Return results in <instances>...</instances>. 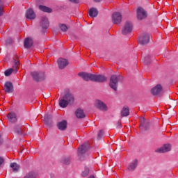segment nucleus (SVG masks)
Masks as SVG:
<instances>
[{"label": "nucleus", "mask_w": 178, "mask_h": 178, "mask_svg": "<svg viewBox=\"0 0 178 178\" xmlns=\"http://www.w3.org/2000/svg\"><path fill=\"white\" fill-rule=\"evenodd\" d=\"M73 104H74V95L70 89H66L63 98L59 100V105L60 108H67V105H73Z\"/></svg>", "instance_id": "f257e3e1"}, {"label": "nucleus", "mask_w": 178, "mask_h": 178, "mask_svg": "<svg viewBox=\"0 0 178 178\" xmlns=\"http://www.w3.org/2000/svg\"><path fill=\"white\" fill-rule=\"evenodd\" d=\"M120 79H122V76L117 75H112L110 78V83L109 86L111 88L114 90V91H118V86L119 83Z\"/></svg>", "instance_id": "f03ea898"}, {"label": "nucleus", "mask_w": 178, "mask_h": 178, "mask_svg": "<svg viewBox=\"0 0 178 178\" xmlns=\"http://www.w3.org/2000/svg\"><path fill=\"white\" fill-rule=\"evenodd\" d=\"M151 40V35L147 33H142L138 38V42L140 45H147Z\"/></svg>", "instance_id": "7ed1b4c3"}, {"label": "nucleus", "mask_w": 178, "mask_h": 178, "mask_svg": "<svg viewBox=\"0 0 178 178\" xmlns=\"http://www.w3.org/2000/svg\"><path fill=\"white\" fill-rule=\"evenodd\" d=\"M31 75L35 81H42L46 77L45 72H33L31 73Z\"/></svg>", "instance_id": "20e7f679"}, {"label": "nucleus", "mask_w": 178, "mask_h": 178, "mask_svg": "<svg viewBox=\"0 0 178 178\" xmlns=\"http://www.w3.org/2000/svg\"><path fill=\"white\" fill-rule=\"evenodd\" d=\"M148 16V13H147V11L144 10V8L141 7H138L136 10V17L138 20H144V19H147V17Z\"/></svg>", "instance_id": "39448f33"}, {"label": "nucleus", "mask_w": 178, "mask_h": 178, "mask_svg": "<svg viewBox=\"0 0 178 178\" xmlns=\"http://www.w3.org/2000/svg\"><path fill=\"white\" fill-rule=\"evenodd\" d=\"M19 61L14 60V65L13 66V68L6 70L4 72V74L6 77L10 76L12 73H17V69H19Z\"/></svg>", "instance_id": "423d86ee"}, {"label": "nucleus", "mask_w": 178, "mask_h": 178, "mask_svg": "<svg viewBox=\"0 0 178 178\" xmlns=\"http://www.w3.org/2000/svg\"><path fill=\"white\" fill-rule=\"evenodd\" d=\"M95 107L99 109V111H102V112H106V111H108V106L99 99L95 100Z\"/></svg>", "instance_id": "0eeeda50"}, {"label": "nucleus", "mask_w": 178, "mask_h": 178, "mask_svg": "<svg viewBox=\"0 0 178 178\" xmlns=\"http://www.w3.org/2000/svg\"><path fill=\"white\" fill-rule=\"evenodd\" d=\"M131 31H133V24L130 22H127L122 29V33L123 35H127Z\"/></svg>", "instance_id": "6e6552de"}, {"label": "nucleus", "mask_w": 178, "mask_h": 178, "mask_svg": "<svg viewBox=\"0 0 178 178\" xmlns=\"http://www.w3.org/2000/svg\"><path fill=\"white\" fill-rule=\"evenodd\" d=\"M87 151H88V145L83 144L81 145L78 149V156L81 159L83 156L87 155Z\"/></svg>", "instance_id": "1a4fd4ad"}, {"label": "nucleus", "mask_w": 178, "mask_h": 178, "mask_svg": "<svg viewBox=\"0 0 178 178\" xmlns=\"http://www.w3.org/2000/svg\"><path fill=\"white\" fill-rule=\"evenodd\" d=\"M172 151V145L167 143L163 145L159 149H157L155 152H159L160 154H165L166 152H169Z\"/></svg>", "instance_id": "9d476101"}, {"label": "nucleus", "mask_w": 178, "mask_h": 178, "mask_svg": "<svg viewBox=\"0 0 178 178\" xmlns=\"http://www.w3.org/2000/svg\"><path fill=\"white\" fill-rule=\"evenodd\" d=\"M112 22L113 24H120L122 23V14L115 12L112 15Z\"/></svg>", "instance_id": "9b49d317"}, {"label": "nucleus", "mask_w": 178, "mask_h": 178, "mask_svg": "<svg viewBox=\"0 0 178 178\" xmlns=\"http://www.w3.org/2000/svg\"><path fill=\"white\" fill-rule=\"evenodd\" d=\"M79 77H81L85 81H92L94 74L87 72H80L78 74Z\"/></svg>", "instance_id": "f8f14e48"}, {"label": "nucleus", "mask_w": 178, "mask_h": 178, "mask_svg": "<svg viewBox=\"0 0 178 178\" xmlns=\"http://www.w3.org/2000/svg\"><path fill=\"white\" fill-rule=\"evenodd\" d=\"M107 80L108 78L104 75L93 74V79L92 81H95V83H105Z\"/></svg>", "instance_id": "ddd939ff"}, {"label": "nucleus", "mask_w": 178, "mask_h": 178, "mask_svg": "<svg viewBox=\"0 0 178 178\" xmlns=\"http://www.w3.org/2000/svg\"><path fill=\"white\" fill-rule=\"evenodd\" d=\"M151 92L152 94V95L156 96V95H162V86L161 85H156L155 87H154L152 90H151Z\"/></svg>", "instance_id": "4468645a"}, {"label": "nucleus", "mask_w": 178, "mask_h": 178, "mask_svg": "<svg viewBox=\"0 0 178 178\" xmlns=\"http://www.w3.org/2000/svg\"><path fill=\"white\" fill-rule=\"evenodd\" d=\"M4 91L8 94L13 92V83L10 81H7L4 83Z\"/></svg>", "instance_id": "2eb2a0df"}, {"label": "nucleus", "mask_w": 178, "mask_h": 178, "mask_svg": "<svg viewBox=\"0 0 178 178\" xmlns=\"http://www.w3.org/2000/svg\"><path fill=\"white\" fill-rule=\"evenodd\" d=\"M57 62L59 69L61 70L65 69L69 65V61L65 58H59Z\"/></svg>", "instance_id": "dca6fc26"}, {"label": "nucleus", "mask_w": 178, "mask_h": 178, "mask_svg": "<svg viewBox=\"0 0 178 178\" xmlns=\"http://www.w3.org/2000/svg\"><path fill=\"white\" fill-rule=\"evenodd\" d=\"M138 165V160L135 159L129 163V165L127 167V169L130 172H134V170H136V168H137Z\"/></svg>", "instance_id": "f3484780"}, {"label": "nucleus", "mask_w": 178, "mask_h": 178, "mask_svg": "<svg viewBox=\"0 0 178 178\" xmlns=\"http://www.w3.org/2000/svg\"><path fill=\"white\" fill-rule=\"evenodd\" d=\"M40 26L42 29H48L49 27V21H48V18L47 17H43L40 22Z\"/></svg>", "instance_id": "a211bd4d"}, {"label": "nucleus", "mask_w": 178, "mask_h": 178, "mask_svg": "<svg viewBox=\"0 0 178 178\" xmlns=\"http://www.w3.org/2000/svg\"><path fill=\"white\" fill-rule=\"evenodd\" d=\"M26 19H29V20L35 19V13H34V10L32 9L27 10L26 12Z\"/></svg>", "instance_id": "6ab92c4d"}, {"label": "nucleus", "mask_w": 178, "mask_h": 178, "mask_svg": "<svg viewBox=\"0 0 178 178\" xmlns=\"http://www.w3.org/2000/svg\"><path fill=\"white\" fill-rule=\"evenodd\" d=\"M44 122L47 126H51L52 124V115L49 114L44 115Z\"/></svg>", "instance_id": "aec40b11"}, {"label": "nucleus", "mask_w": 178, "mask_h": 178, "mask_svg": "<svg viewBox=\"0 0 178 178\" xmlns=\"http://www.w3.org/2000/svg\"><path fill=\"white\" fill-rule=\"evenodd\" d=\"M24 48L29 49L33 47V39L31 38H26L24 42Z\"/></svg>", "instance_id": "412c9836"}, {"label": "nucleus", "mask_w": 178, "mask_h": 178, "mask_svg": "<svg viewBox=\"0 0 178 178\" xmlns=\"http://www.w3.org/2000/svg\"><path fill=\"white\" fill-rule=\"evenodd\" d=\"M57 127L59 130L63 131L66 130L67 128V122L66 120H63L57 124Z\"/></svg>", "instance_id": "4be33fe9"}, {"label": "nucleus", "mask_w": 178, "mask_h": 178, "mask_svg": "<svg viewBox=\"0 0 178 178\" xmlns=\"http://www.w3.org/2000/svg\"><path fill=\"white\" fill-rule=\"evenodd\" d=\"M75 115L78 119H83V118H86L84 111L81 108H78L75 112Z\"/></svg>", "instance_id": "5701e85b"}, {"label": "nucleus", "mask_w": 178, "mask_h": 178, "mask_svg": "<svg viewBox=\"0 0 178 178\" xmlns=\"http://www.w3.org/2000/svg\"><path fill=\"white\" fill-rule=\"evenodd\" d=\"M129 115H130L129 106H124L121 111V116L122 118H126V116H129Z\"/></svg>", "instance_id": "b1692460"}, {"label": "nucleus", "mask_w": 178, "mask_h": 178, "mask_svg": "<svg viewBox=\"0 0 178 178\" xmlns=\"http://www.w3.org/2000/svg\"><path fill=\"white\" fill-rule=\"evenodd\" d=\"M89 16L90 17H97L98 16V10L95 8H92L89 10Z\"/></svg>", "instance_id": "393cba45"}, {"label": "nucleus", "mask_w": 178, "mask_h": 178, "mask_svg": "<svg viewBox=\"0 0 178 178\" xmlns=\"http://www.w3.org/2000/svg\"><path fill=\"white\" fill-rule=\"evenodd\" d=\"M8 120L11 122V123H15L17 122V118H16V113H10L8 115Z\"/></svg>", "instance_id": "a878e982"}, {"label": "nucleus", "mask_w": 178, "mask_h": 178, "mask_svg": "<svg viewBox=\"0 0 178 178\" xmlns=\"http://www.w3.org/2000/svg\"><path fill=\"white\" fill-rule=\"evenodd\" d=\"M10 166L12 168L13 172L15 173H17V172H19V169H20V165L17 163H11Z\"/></svg>", "instance_id": "bb28decb"}, {"label": "nucleus", "mask_w": 178, "mask_h": 178, "mask_svg": "<svg viewBox=\"0 0 178 178\" xmlns=\"http://www.w3.org/2000/svg\"><path fill=\"white\" fill-rule=\"evenodd\" d=\"M39 9L42 10V12H46L47 13H51L52 12V9L44 6H39Z\"/></svg>", "instance_id": "cd10ccee"}, {"label": "nucleus", "mask_w": 178, "mask_h": 178, "mask_svg": "<svg viewBox=\"0 0 178 178\" xmlns=\"http://www.w3.org/2000/svg\"><path fill=\"white\" fill-rule=\"evenodd\" d=\"M90 175V169L87 167H85L84 170L81 173L82 177H87Z\"/></svg>", "instance_id": "c85d7f7f"}, {"label": "nucleus", "mask_w": 178, "mask_h": 178, "mask_svg": "<svg viewBox=\"0 0 178 178\" xmlns=\"http://www.w3.org/2000/svg\"><path fill=\"white\" fill-rule=\"evenodd\" d=\"M143 63H145V65H149V63H151V56H146L145 57H144Z\"/></svg>", "instance_id": "c756f323"}, {"label": "nucleus", "mask_w": 178, "mask_h": 178, "mask_svg": "<svg viewBox=\"0 0 178 178\" xmlns=\"http://www.w3.org/2000/svg\"><path fill=\"white\" fill-rule=\"evenodd\" d=\"M70 161H71V158H70V157H64V158L61 160V162H62V163H63L64 165H69V164H70Z\"/></svg>", "instance_id": "7c9ffc66"}, {"label": "nucleus", "mask_w": 178, "mask_h": 178, "mask_svg": "<svg viewBox=\"0 0 178 178\" xmlns=\"http://www.w3.org/2000/svg\"><path fill=\"white\" fill-rule=\"evenodd\" d=\"M59 27H60L61 31H64V32L67 31V26L65 24H60Z\"/></svg>", "instance_id": "2f4dec72"}, {"label": "nucleus", "mask_w": 178, "mask_h": 178, "mask_svg": "<svg viewBox=\"0 0 178 178\" xmlns=\"http://www.w3.org/2000/svg\"><path fill=\"white\" fill-rule=\"evenodd\" d=\"M3 3L2 0H0V17L3 15V8L2 7Z\"/></svg>", "instance_id": "473e14b6"}, {"label": "nucleus", "mask_w": 178, "mask_h": 178, "mask_svg": "<svg viewBox=\"0 0 178 178\" xmlns=\"http://www.w3.org/2000/svg\"><path fill=\"white\" fill-rule=\"evenodd\" d=\"M24 178H35V177L34 176V174H33V172H29L26 174Z\"/></svg>", "instance_id": "72a5a7b5"}, {"label": "nucleus", "mask_w": 178, "mask_h": 178, "mask_svg": "<svg viewBox=\"0 0 178 178\" xmlns=\"http://www.w3.org/2000/svg\"><path fill=\"white\" fill-rule=\"evenodd\" d=\"M15 133H17V134H22V129L18 128L15 129Z\"/></svg>", "instance_id": "f704fd0d"}, {"label": "nucleus", "mask_w": 178, "mask_h": 178, "mask_svg": "<svg viewBox=\"0 0 178 178\" xmlns=\"http://www.w3.org/2000/svg\"><path fill=\"white\" fill-rule=\"evenodd\" d=\"M102 136H104V131L102 130H100L99 134H98V138H101L102 137Z\"/></svg>", "instance_id": "c9c22d12"}, {"label": "nucleus", "mask_w": 178, "mask_h": 178, "mask_svg": "<svg viewBox=\"0 0 178 178\" xmlns=\"http://www.w3.org/2000/svg\"><path fill=\"white\" fill-rule=\"evenodd\" d=\"M117 127H118V129H122V123L118 122L117 123Z\"/></svg>", "instance_id": "e433bc0d"}, {"label": "nucleus", "mask_w": 178, "mask_h": 178, "mask_svg": "<svg viewBox=\"0 0 178 178\" xmlns=\"http://www.w3.org/2000/svg\"><path fill=\"white\" fill-rule=\"evenodd\" d=\"M3 163V159L1 158V157H0V166H1V165H2Z\"/></svg>", "instance_id": "4c0bfd02"}, {"label": "nucleus", "mask_w": 178, "mask_h": 178, "mask_svg": "<svg viewBox=\"0 0 178 178\" xmlns=\"http://www.w3.org/2000/svg\"><path fill=\"white\" fill-rule=\"evenodd\" d=\"M71 2H74L75 3H77V1L79 0H70Z\"/></svg>", "instance_id": "58836bf2"}, {"label": "nucleus", "mask_w": 178, "mask_h": 178, "mask_svg": "<svg viewBox=\"0 0 178 178\" xmlns=\"http://www.w3.org/2000/svg\"><path fill=\"white\" fill-rule=\"evenodd\" d=\"M2 145V138H1V136H0V145Z\"/></svg>", "instance_id": "ea45409f"}, {"label": "nucleus", "mask_w": 178, "mask_h": 178, "mask_svg": "<svg viewBox=\"0 0 178 178\" xmlns=\"http://www.w3.org/2000/svg\"><path fill=\"white\" fill-rule=\"evenodd\" d=\"M102 0H95V2H101Z\"/></svg>", "instance_id": "a19ab883"}, {"label": "nucleus", "mask_w": 178, "mask_h": 178, "mask_svg": "<svg viewBox=\"0 0 178 178\" xmlns=\"http://www.w3.org/2000/svg\"><path fill=\"white\" fill-rule=\"evenodd\" d=\"M143 122H145V118H143Z\"/></svg>", "instance_id": "79ce46f5"}, {"label": "nucleus", "mask_w": 178, "mask_h": 178, "mask_svg": "<svg viewBox=\"0 0 178 178\" xmlns=\"http://www.w3.org/2000/svg\"><path fill=\"white\" fill-rule=\"evenodd\" d=\"M141 126H144V122H143V123H142Z\"/></svg>", "instance_id": "37998d69"}]
</instances>
